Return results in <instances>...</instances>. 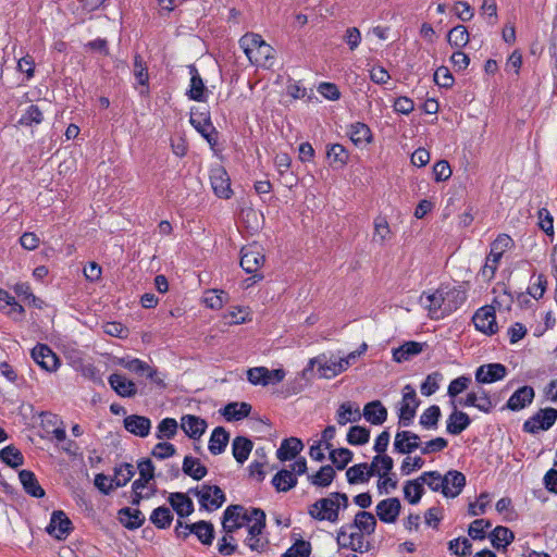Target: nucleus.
<instances>
[{
	"mask_svg": "<svg viewBox=\"0 0 557 557\" xmlns=\"http://www.w3.org/2000/svg\"><path fill=\"white\" fill-rule=\"evenodd\" d=\"M0 459L11 468H17L24 463L22 453L13 445H9L0 451Z\"/></svg>",
	"mask_w": 557,
	"mask_h": 557,
	"instance_id": "864d4df0",
	"label": "nucleus"
},
{
	"mask_svg": "<svg viewBox=\"0 0 557 557\" xmlns=\"http://www.w3.org/2000/svg\"><path fill=\"white\" fill-rule=\"evenodd\" d=\"M135 475V469L132 463L124 462L114 468L113 481L115 486H125Z\"/></svg>",
	"mask_w": 557,
	"mask_h": 557,
	"instance_id": "603ef678",
	"label": "nucleus"
},
{
	"mask_svg": "<svg viewBox=\"0 0 557 557\" xmlns=\"http://www.w3.org/2000/svg\"><path fill=\"white\" fill-rule=\"evenodd\" d=\"M168 500L173 510L182 518L188 517L194 511V503L187 494L181 492L171 493Z\"/></svg>",
	"mask_w": 557,
	"mask_h": 557,
	"instance_id": "b1692460",
	"label": "nucleus"
},
{
	"mask_svg": "<svg viewBox=\"0 0 557 557\" xmlns=\"http://www.w3.org/2000/svg\"><path fill=\"white\" fill-rule=\"evenodd\" d=\"M471 423L469 416L466 412L454 410L447 419L446 431L449 434L458 435L465 431Z\"/></svg>",
	"mask_w": 557,
	"mask_h": 557,
	"instance_id": "c756f323",
	"label": "nucleus"
},
{
	"mask_svg": "<svg viewBox=\"0 0 557 557\" xmlns=\"http://www.w3.org/2000/svg\"><path fill=\"white\" fill-rule=\"evenodd\" d=\"M272 484L277 492H287L296 486L297 479L290 471L281 470L273 476Z\"/></svg>",
	"mask_w": 557,
	"mask_h": 557,
	"instance_id": "49530a36",
	"label": "nucleus"
},
{
	"mask_svg": "<svg viewBox=\"0 0 557 557\" xmlns=\"http://www.w3.org/2000/svg\"><path fill=\"white\" fill-rule=\"evenodd\" d=\"M534 395V389L531 386H522L510 396L506 408L512 411L521 410L533 401Z\"/></svg>",
	"mask_w": 557,
	"mask_h": 557,
	"instance_id": "412c9836",
	"label": "nucleus"
},
{
	"mask_svg": "<svg viewBox=\"0 0 557 557\" xmlns=\"http://www.w3.org/2000/svg\"><path fill=\"white\" fill-rule=\"evenodd\" d=\"M193 534H195L203 545H211L214 539L213 524L205 520L198 521L194 523Z\"/></svg>",
	"mask_w": 557,
	"mask_h": 557,
	"instance_id": "8fccbe9b",
	"label": "nucleus"
},
{
	"mask_svg": "<svg viewBox=\"0 0 557 557\" xmlns=\"http://www.w3.org/2000/svg\"><path fill=\"white\" fill-rule=\"evenodd\" d=\"M274 49L265 41L259 44L257 51L248 57L251 64L257 66H271L274 58Z\"/></svg>",
	"mask_w": 557,
	"mask_h": 557,
	"instance_id": "f704fd0d",
	"label": "nucleus"
},
{
	"mask_svg": "<svg viewBox=\"0 0 557 557\" xmlns=\"http://www.w3.org/2000/svg\"><path fill=\"white\" fill-rule=\"evenodd\" d=\"M311 553V545L306 541H297L293 544L282 557H309Z\"/></svg>",
	"mask_w": 557,
	"mask_h": 557,
	"instance_id": "774afa93",
	"label": "nucleus"
},
{
	"mask_svg": "<svg viewBox=\"0 0 557 557\" xmlns=\"http://www.w3.org/2000/svg\"><path fill=\"white\" fill-rule=\"evenodd\" d=\"M290 163L292 159L287 153H277L274 158V164L281 176L286 180L285 184L288 187L294 186L296 183V180L295 177H293V174L288 173Z\"/></svg>",
	"mask_w": 557,
	"mask_h": 557,
	"instance_id": "09e8293b",
	"label": "nucleus"
},
{
	"mask_svg": "<svg viewBox=\"0 0 557 557\" xmlns=\"http://www.w3.org/2000/svg\"><path fill=\"white\" fill-rule=\"evenodd\" d=\"M210 183L214 194L222 199H230L233 190L231 188V181L226 170L218 165L211 169Z\"/></svg>",
	"mask_w": 557,
	"mask_h": 557,
	"instance_id": "f8f14e48",
	"label": "nucleus"
},
{
	"mask_svg": "<svg viewBox=\"0 0 557 557\" xmlns=\"http://www.w3.org/2000/svg\"><path fill=\"white\" fill-rule=\"evenodd\" d=\"M252 442L245 436H237L232 443V454L235 460L243 465L249 457L252 450Z\"/></svg>",
	"mask_w": 557,
	"mask_h": 557,
	"instance_id": "473e14b6",
	"label": "nucleus"
},
{
	"mask_svg": "<svg viewBox=\"0 0 557 557\" xmlns=\"http://www.w3.org/2000/svg\"><path fill=\"white\" fill-rule=\"evenodd\" d=\"M189 122L211 146L216 144L218 133L208 112L191 110Z\"/></svg>",
	"mask_w": 557,
	"mask_h": 557,
	"instance_id": "6e6552de",
	"label": "nucleus"
},
{
	"mask_svg": "<svg viewBox=\"0 0 557 557\" xmlns=\"http://www.w3.org/2000/svg\"><path fill=\"white\" fill-rule=\"evenodd\" d=\"M190 84L187 95L189 99L202 101L205 98L206 86L195 65L189 66Z\"/></svg>",
	"mask_w": 557,
	"mask_h": 557,
	"instance_id": "c85d7f7f",
	"label": "nucleus"
},
{
	"mask_svg": "<svg viewBox=\"0 0 557 557\" xmlns=\"http://www.w3.org/2000/svg\"><path fill=\"white\" fill-rule=\"evenodd\" d=\"M178 424L173 418H164L157 426L156 437L159 440H171L177 433Z\"/></svg>",
	"mask_w": 557,
	"mask_h": 557,
	"instance_id": "13d9d810",
	"label": "nucleus"
},
{
	"mask_svg": "<svg viewBox=\"0 0 557 557\" xmlns=\"http://www.w3.org/2000/svg\"><path fill=\"white\" fill-rule=\"evenodd\" d=\"M345 527L349 530L357 529L358 532L370 535L375 531L376 520L373 513L363 510L357 512L354 522Z\"/></svg>",
	"mask_w": 557,
	"mask_h": 557,
	"instance_id": "5701e85b",
	"label": "nucleus"
},
{
	"mask_svg": "<svg viewBox=\"0 0 557 557\" xmlns=\"http://www.w3.org/2000/svg\"><path fill=\"white\" fill-rule=\"evenodd\" d=\"M251 406L247 403H230L222 410V416L227 421H238L249 416Z\"/></svg>",
	"mask_w": 557,
	"mask_h": 557,
	"instance_id": "72a5a7b5",
	"label": "nucleus"
},
{
	"mask_svg": "<svg viewBox=\"0 0 557 557\" xmlns=\"http://www.w3.org/2000/svg\"><path fill=\"white\" fill-rule=\"evenodd\" d=\"M309 516L318 521L335 523L339 519L338 505L335 504L331 494L314 502L308 508Z\"/></svg>",
	"mask_w": 557,
	"mask_h": 557,
	"instance_id": "39448f33",
	"label": "nucleus"
},
{
	"mask_svg": "<svg viewBox=\"0 0 557 557\" xmlns=\"http://www.w3.org/2000/svg\"><path fill=\"white\" fill-rule=\"evenodd\" d=\"M315 363L319 366L318 371L322 377L332 379L337 375V371H335L337 368L335 356L327 358L325 355H322L310 360L311 366Z\"/></svg>",
	"mask_w": 557,
	"mask_h": 557,
	"instance_id": "58836bf2",
	"label": "nucleus"
},
{
	"mask_svg": "<svg viewBox=\"0 0 557 557\" xmlns=\"http://www.w3.org/2000/svg\"><path fill=\"white\" fill-rule=\"evenodd\" d=\"M424 493L423 483L420 476L414 480H409L404 485V496L411 504L416 505L421 500Z\"/></svg>",
	"mask_w": 557,
	"mask_h": 557,
	"instance_id": "c03bdc74",
	"label": "nucleus"
},
{
	"mask_svg": "<svg viewBox=\"0 0 557 557\" xmlns=\"http://www.w3.org/2000/svg\"><path fill=\"white\" fill-rule=\"evenodd\" d=\"M46 531L55 539L63 540L72 531V522L62 510H55L51 515Z\"/></svg>",
	"mask_w": 557,
	"mask_h": 557,
	"instance_id": "4468645a",
	"label": "nucleus"
},
{
	"mask_svg": "<svg viewBox=\"0 0 557 557\" xmlns=\"http://www.w3.org/2000/svg\"><path fill=\"white\" fill-rule=\"evenodd\" d=\"M30 355L35 363L47 372H54L60 366L58 356L46 344H37Z\"/></svg>",
	"mask_w": 557,
	"mask_h": 557,
	"instance_id": "1a4fd4ad",
	"label": "nucleus"
},
{
	"mask_svg": "<svg viewBox=\"0 0 557 557\" xmlns=\"http://www.w3.org/2000/svg\"><path fill=\"white\" fill-rule=\"evenodd\" d=\"M230 441V434L226 432V430L222 426H216L210 436L209 440V451L212 455H220L222 454Z\"/></svg>",
	"mask_w": 557,
	"mask_h": 557,
	"instance_id": "7c9ffc66",
	"label": "nucleus"
},
{
	"mask_svg": "<svg viewBox=\"0 0 557 557\" xmlns=\"http://www.w3.org/2000/svg\"><path fill=\"white\" fill-rule=\"evenodd\" d=\"M556 420L557 409L550 407L541 409L523 423V431L531 434L546 431L554 425Z\"/></svg>",
	"mask_w": 557,
	"mask_h": 557,
	"instance_id": "0eeeda50",
	"label": "nucleus"
},
{
	"mask_svg": "<svg viewBox=\"0 0 557 557\" xmlns=\"http://www.w3.org/2000/svg\"><path fill=\"white\" fill-rule=\"evenodd\" d=\"M188 494L197 496L200 508L207 511L219 509L226 500L224 492L216 485L202 484L190 488Z\"/></svg>",
	"mask_w": 557,
	"mask_h": 557,
	"instance_id": "20e7f679",
	"label": "nucleus"
},
{
	"mask_svg": "<svg viewBox=\"0 0 557 557\" xmlns=\"http://www.w3.org/2000/svg\"><path fill=\"white\" fill-rule=\"evenodd\" d=\"M369 440H370V430L364 426L355 425L348 430L347 442L350 445H355V446L363 445V444H367L369 442Z\"/></svg>",
	"mask_w": 557,
	"mask_h": 557,
	"instance_id": "0e129e2a",
	"label": "nucleus"
},
{
	"mask_svg": "<svg viewBox=\"0 0 557 557\" xmlns=\"http://www.w3.org/2000/svg\"><path fill=\"white\" fill-rule=\"evenodd\" d=\"M252 509H247L243 505H230L223 512L222 528L225 533H234L236 530L249 527L252 523Z\"/></svg>",
	"mask_w": 557,
	"mask_h": 557,
	"instance_id": "7ed1b4c3",
	"label": "nucleus"
},
{
	"mask_svg": "<svg viewBox=\"0 0 557 557\" xmlns=\"http://www.w3.org/2000/svg\"><path fill=\"white\" fill-rule=\"evenodd\" d=\"M263 41L264 40L259 34L247 33L239 39V46L248 58L257 51L259 44H262Z\"/></svg>",
	"mask_w": 557,
	"mask_h": 557,
	"instance_id": "e2e57ef3",
	"label": "nucleus"
},
{
	"mask_svg": "<svg viewBox=\"0 0 557 557\" xmlns=\"http://www.w3.org/2000/svg\"><path fill=\"white\" fill-rule=\"evenodd\" d=\"M150 521L159 529H166L173 521V515L170 508L160 506L151 512Z\"/></svg>",
	"mask_w": 557,
	"mask_h": 557,
	"instance_id": "4d7b16f0",
	"label": "nucleus"
},
{
	"mask_svg": "<svg viewBox=\"0 0 557 557\" xmlns=\"http://www.w3.org/2000/svg\"><path fill=\"white\" fill-rule=\"evenodd\" d=\"M120 521L131 530L140 528L145 522V516L139 509L124 507L119 510Z\"/></svg>",
	"mask_w": 557,
	"mask_h": 557,
	"instance_id": "c9c22d12",
	"label": "nucleus"
},
{
	"mask_svg": "<svg viewBox=\"0 0 557 557\" xmlns=\"http://www.w3.org/2000/svg\"><path fill=\"white\" fill-rule=\"evenodd\" d=\"M441 418V409L436 405L426 408L420 416V424L426 430L437 429L438 420Z\"/></svg>",
	"mask_w": 557,
	"mask_h": 557,
	"instance_id": "5fc2aeb1",
	"label": "nucleus"
},
{
	"mask_svg": "<svg viewBox=\"0 0 557 557\" xmlns=\"http://www.w3.org/2000/svg\"><path fill=\"white\" fill-rule=\"evenodd\" d=\"M362 414L368 422L374 425H381L387 419V410L380 400L368 403Z\"/></svg>",
	"mask_w": 557,
	"mask_h": 557,
	"instance_id": "393cba45",
	"label": "nucleus"
},
{
	"mask_svg": "<svg viewBox=\"0 0 557 557\" xmlns=\"http://www.w3.org/2000/svg\"><path fill=\"white\" fill-rule=\"evenodd\" d=\"M348 135L351 141L357 146L370 143L371 140L369 126L361 122L351 124L348 129Z\"/></svg>",
	"mask_w": 557,
	"mask_h": 557,
	"instance_id": "a18cd8bd",
	"label": "nucleus"
},
{
	"mask_svg": "<svg viewBox=\"0 0 557 557\" xmlns=\"http://www.w3.org/2000/svg\"><path fill=\"white\" fill-rule=\"evenodd\" d=\"M251 519L252 523L247 528L244 543L252 552L263 553L269 546V539L264 535L265 512L260 508H253Z\"/></svg>",
	"mask_w": 557,
	"mask_h": 557,
	"instance_id": "f03ea898",
	"label": "nucleus"
},
{
	"mask_svg": "<svg viewBox=\"0 0 557 557\" xmlns=\"http://www.w3.org/2000/svg\"><path fill=\"white\" fill-rule=\"evenodd\" d=\"M374 232L372 240L375 243H379L380 245H383L387 239L391 238V228L388 225V222L383 216H377L374 220Z\"/></svg>",
	"mask_w": 557,
	"mask_h": 557,
	"instance_id": "052dcab7",
	"label": "nucleus"
},
{
	"mask_svg": "<svg viewBox=\"0 0 557 557\" xmlns=\"http://www.w3.org/2000/svg\"><path fill=\"white\" fill-rule=\"evenodd\" d=\"M326 158L329 160L330 165L343 168L348 162L349 153L343 145L333 144L327 147Z\"/></svg>",
	"mask_w": 557,
	"mask_h": 557,
	"instance_id": "a19ab883",
	"label": "nucleus"
},
{
	"mask_svg": "<svg viewBox=\"0 0 557 557\" xmlns=\"http://www.w3.org/2000/svg\"><path fill=\"white\" fill-rule=\"evenodd\" d=\"M472 544L469 539H455L448 543V549L458 557H467L471 554Z\"/></svg>",
	"mask_w": 557,
	"mask_h": 557,
	"instance_id": "338daca9",
	"label": "nucleus"
},
{
	"mask_svg": "<svg viewBox=\"0 0 557 557\" xmlns=\"http://www.w3.org/2000/svg\"><path fill=\"white\" fill-rule=\"evenodd\" d=\"M123 425L131 434L147 437L150 434L151 420L145 416L129 414L124 418Z\"/></svg>",
	"mask_w": 557,
	"mask_h": 557,
	"instance_id": "f3484780",
	"label": "nucleus"
},
{
	"mask_svg": "<svg viewBox=\"0 0 557 557\" xmlns=\"http://www.w3.org/2000/svg\"><path fill=\"white\" fill-rule=\"evenodd\" d=\"M363 534L361 532H354L347 529V527H342L337 533V542L343 547L363 553L369 549V544L364 542Z\"/></svg>",
	"mask_w": 557,
	"mask_h": 557,
	"instance_id": "ddd939ff",
	"label": "nucleus"
},
{
	"mask_svg": "<svg viewBox=\"0 0 557 557\" xmlns=\"http://www.w3.org/2000/svg\"><path fill=\"white\" fill-rule=\"evenodd\" d=\"M490 540L494 548L506 549L515 540L513 532L507 527L498 525L490 533Z\"/></svg>",
	"mask_w": 557,
	"mask_h": 557,
	"instance_id": "cd10ccee",
	"label": "nucleus"
},
{
	"mask_svg": "<svg viewBox=\"0 0 557 557\" xmlns=\"http://www.w3.org/2000/svg\"><path fill=\"white\" fill-rule=\"evenodd\" d=\"M470 36L463 25L453 27L447 35V40L451 47L461 48L469 42Z\"/></svg>",
	"mask_w": 557,
	"mask_h": 557,
	"instance_id": "6e6d98bb",
	"label": "nucleus"
},
{
	"mask_svg": "<svg viewBox=\"0 0 557 557\" xmlns=\"http://www.w3.org/2000/svg\"><path fill=\"white\" fill-rule=\"evenodd\" d=\"M182 470L186 475L197 481L203 479L208 473L207 468L199 461V459L191 456H186L184 458Z\"/></svg>",
	"mask_w": 557,
	"mask_h": 557,
	"instance_id": "4c0bfd02",
	"label": "nucleus"
},
{
	"mask_svg": "<svg viewBox=\"0 0 557 557\" xmlns=\"http://www.w3.org/2000/svg\"><path fill=\"white\" fill-rule=\"evenodd\" d=\"M423 485H428L433 492H441L444 495L445 484L443 475L438 471H426L420 475Z\"/></svg>",
	"mask_w": 557,
	"mask_h": 557,
	"instance_id": "bf43d9fd",
	"label": "nucleus"
},
{
	"mask_svg": "<svg viewBox=\"0 0 557 557\" xmlns=\"http://www.w3.org/2000/svg\"><path fill=\"white\" fill-rule=\"evenodd\" d=\"M108 382L111 388L121 397L131 398L137 394L136 384L123 374L113 373L109 376Z\"/></svg>",
	"mask_w": 557,
	"mask_h": 557,
	"instance_id": "aec40b11",
	"label": "nucleus"
},
{
	"mask_svg": "<svg viewBox=\"0 0 557 557\" xmlns=\"http://www.w3.org/2000/svg\"><path fill=\"white\" fill-rule=\"evenodd\" d=\"M466 298V293L460 288L442 287L433 293H423L421 302L429 310L432 319H442L456 311Z\"/></svg>",
	"mask_w": 557,
	"mask_h": 557,
	"instance_id": "f257e3e1",
	"label": "nucleus"
},
{
	"mask_svg": "<svg viewBox=\"0 0 557 557\" xmlns=\"http://www.w3.org/2000/svg\"><path fill=\"white\" fill-rule=\"evenodd\" d=\"M507 375V368L502 363H487L480 366L475 371V380L482 384H490L503 380Z\"/></svg>",
	"mask_w": 557,
	"mask_h": 557,
	"instance_id": "2eb2a0df",
	"label": "nucleus"
},
{
	"mask_svg": "<svg viewBox=\"0 0 557 557\" xmlns=\"http://www.w3.org/2000/svg\"><path fill=\"white\" fill-rule=\"evenodd\" d=\"M443 482L445 484V497H457L466 485V476L462 472L457 470H449L443 475Z\"/></svg>",
	"mask_w": 557,
	"mask_h": 557,
	"instance_id": "6ab92c4d",
	"label": "nucleus"
},
{
	"mask_svg": "<svg viewBox=\"0 0 557 557\" xmlns=\"http://www.w3.org/2000/svg\"><path fill=\"white\" fill-rule=\"evenodd\" d=\"M420 446L419 435L411 431H399L395 435L394 449L399 454H410Z\"/></svg>",
	"mask_w": 557,
	"mask_h": 557,
	"instance_id": "a211bd4d",
	"label": "nucleus"
},
{
	"mask_svg": "<svg viewBox=\"0 0 557 557\" xmlns=\"http://www.w3.org/2000/svg\"><path fill=\"white\" fill-rule=\"evenodd\" d=\"M361 419V413L358 407H354L350 401H345L339 405L336 412V421L339 425H346L349 422H357Z\"/></svg>",
	"mask_w": 557,
	"mask_h": 557,
	"instance_id": "e433bc0d",
	"label": "nucleus"
},
{
	"mask_svg": "<svg viewBox=\"0 0 557 557\" xmlns=\"http://www.w3.org/2000/svg\"><path fill=\"white\" fill-rule=\"evenodd\" d=\"M137 469L139 478L133 482L132 488L143 490L154 478V466L149 458H146L138 462Z\"/></svg>",
	"mask_w": 557,
	"mask_h": 557,
	"instance_id": "bb28decb",
	"label": "nucleus"
},
{
	"mask_svg": "<svg viewBox=\"0 0 557 557\" xmlns=\"http://www.w3.org/2000/svg\"><path fill=\"white\" fill-rule=\"evenodd\" d=\"M419 404L416 389L407 384L403 388V398L399 404L398 417L401 426H409L412 423Z\"/></svg>",
	"mask_w": 557,
	"mask_h": 557,
	"instance_id": "423d86ee",
	"label": "nucleus"
},
{
	"mask_svg": "<svg viewBox=\"0 0 557 557\" xmlns=\"http://www.w3.org/2000/svg\"><path fill=\"white\" fill-rule=\"evenodd\" d=\"M115 364L123 367L129 372L137 375H145L149 370V364L138 358L122 357L115 360Z\"/></svg>",
	"mask_w": 557,
	"mask_h": 557,
	"instance_id": "de8ad7c7",
	"label": "nucleus"
},
{
	"mask_svg": "<svg viewBox=\"0 0 557 557\" xmlns=\"http://www.w3.org/2000/svg\"><path fill=\"white\" fill-rule=\"evenodd\" d=\"M354 454L348 448H333L330 450V459L338 470H343L352 460Z\"/></svg>",
	"mask_w": 557,
	"mask_h": 557,
	"instance_id": "680f3d73",
	"label": "nucleus"
},
{
	"mask_svg": "<svg viewBox=\"0 0 557 557\" xmlns=\"http://www.w3.org/2000/svg\"><path fill=\"white\" fill-rule=\"evenodd\" d=\"M401 504L398 498L392 497L381 500L375 508L377 518L385 523H394L400 512Z\"/></svg>",
	"mask_w": 557,
	"mask_h": 557,
	"instance_id": "dca6fc26",
	"label": "nucleus"
},
{
	"mask_svg": "<svg viewBox=\"0 0 557 557\" xmlns=\"http://www.w3.org/2000/svg\"><path fill=\"white\" fill-rule=\"evenodd\" d=\"M304 448L302 442L297 437H289L282 442L276 451V456L281 461L294 459Z\"/></svg>",
	"mask_w": 557,
	"mask_h": 557,
	"instance_id": "a878e982",
	"label": "nucleus"
},
{
	"mask_svg": "<svg viewBox=\"0 0 557 557\" xmlns=\"http://www.w3.org/2000/svg\"><path fill=\"white\" fill-rule=\"evenodd\" d=\"M346 478L349 484L367 483L371 479V473L368 471V463L361 462L355 465L346 470Z\"/></svg>",
	"mask_w": 557,
	"mask_h": 557,
	"instance_id": "37998d69",
	"label": "nucleus"
},
{
	"mask_svg": "<svg viewBox=\"0 0 557 557\" xmlns=\"http://www.w3.org/2000/svg\"><path fill=\"white\" fill-rule=\"evenodd\" d=\"M336 472L330 465L323 466L320 470L308 476L309 482L318 487H327L335 479Z\"/></svg>",
	"mask_w": 557,
	"mask_h": 557,
	"instance_id": "79ce46f5",
	"label": "nucleus"
},
{
	"mask_svg": "<svg viewBox=\"0 0 557 557\" xmlns=\"http://www.w3.org/2000/svg\"><path fill=\"white\" fill-rule=\"evenodd\" d=\"M240 267L247 273H256L264 263L261 247L253 244L242 248Z\"/></svg>",
	"mask_w": 557,
	"mask_h": 557,
	"instance_id": "9b49d317",
	"label": "nucleus"
},
{
	"mask_svg": "<svg viewBox=\"0 0 557 557\" xmlns=\"http://www.w3.org/2000/svg\"><path fill=\"white\" fill-rule=\"evenodd\" d=\"M423 349V344L418 342H407L393 350V358L397 362H404L411 357L419 355Z\"/></svg>",
	"mask_w": 557,
	"mask_h": 557,
	"instance_id": "ea45409f",
	"label": "nucleus"
},
{
	"mask_svg": "<svg viewBox=\"0 0 557 557\" xmlns=\"http://www.w3.org/2000/svg\"><path fill=\"white\" fill-rule=\"evenodd\" d=\"M181 428L188 437L198 440L205 433L207 422L199 417L186 414L181 419Z\"/></svg>",
	"mask_w": 557,
	"mask_h": 557,
	"instance_id": "4be33fe9",
	"label": "nucleus"
},
{
	"mask_svg": "<svg viewBox=\"0 0 557 557\" xmlns=\"http://www.w3.org/2000/svg\"><path fill=\"white\" fill-rule=\"evenodd\" d=\"M546 287L547 280L544 274L533 275L528 287V294L539 300L544 296Z\"/></svg>",
	"mask_w": 557,
	"mask_h": 557,
	"instance_id": "69168bd1",
	"label": "nucleus"
},
{
	"mask_svg": "<svg viewBox=\"0 0 557 557\" xmlns=\"http://www.w3.org/2000/svg\"><path fill=\"white\" fill-rule=\"evenodd\" d=\"M20 481L27 494H29L33 497H44L45 491L39 485L35 474L29 470H22L18 473Z\"/></svg>",
	"mask_w": 557,
	"mask_h": 557,
	"instance_id": "2f4dec72",
	"label": "nucleus"
},
{
	"mask_svg": "<svg viewBox=\"0 0 557 557\" xmlns=\"http://www.w3.org/2000/svg\"><path fill=\"white\" fill-rule=\"evenodd\" d=\"M513 246V239L509 235L499 234L491 244V250L488 255L500 260L505 251L511 249Z\"/></svg>",
	"mask_w": 557,
	"mask_h": 557,
	"instance_id": "3c124183",
	"label": "nucleus"
},
{
	"mask_svg": "<svg viewBox=\"0 0 557 557\" xmlns=\"http://www.w3.org/2000/svg\"><path fill=\"white\" fill-rule=\"evenodd\" d=\"M475 329L486 335H493L498 331L495 309L491 306L480 308L472 318Z\"/></svg>",
	"mask_w": 557,
	"mask_h": 557,
	"instance_id": "9d476101",
	"label": "nucleus"
}]
</instances>
